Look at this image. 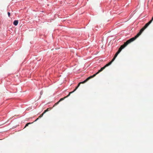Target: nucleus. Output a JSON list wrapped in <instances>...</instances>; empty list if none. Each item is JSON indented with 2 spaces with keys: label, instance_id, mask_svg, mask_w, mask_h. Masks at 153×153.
Listing matches in <instances>:
<instances>
[{
  "label": "nucleus",
  "instance_id": "nucleus-1",
  "mask_svg": "<svg viewBox=\"0 0 153 153\" xmlns=\"http://www.w3.org/2000/svg\"><path fill=\"white\" fill-rule=\"evenodd\" d=\"M125 46H124V44L123 45L121 46L119 49V50L118 51H117V52L115 54L114 57L113 58L112 60L109 63H108V64H106L105 66H104L101 69L99 70L95 74H94L92 76H91L90 77H88L86 79L85 81H84L83 82H80L78 84L77 86H79L80 84L81 83H83L87 82L88 80L96 76V75L98 74L100 72L102 71H103L106 67L109 66L110 65L112 62L114 61L115 60L116 58L117 57V56L118 54L121 52L122 50Z\"/></svg>",
  "mask_w": 153,
  "mask_h": 153
},
{
  "label": "nucleus",
  "instance_id": "nucleus-9",
  "mask_svg": "<svg viewBox=\"0 0 153 153\" xmlns=\"http://www.w3.org/2000/svg\"><path fill=\"white\" fill-rule=\"evenodd\" d=\"M44 114H45V113H44V112H43V113H42V114H41V115H40V116L39 117V118H41V117H42L43 116V115H44Z\"/></svg>",
  "mask_w": 153,
  "mask_h": 153
},
{
  "label": "nucleus",
  "instance_id": "nucleus-4",
  "mask_svg": "<svg viewBox=\"0 0 153 153\" xmlns=\"http://www.w3.org/2000/svg\"><path fill=\"white\" fill-rule=\"evenodd\" d=\"M153 19H152L150 21H149L148 23H147L145 26L144 27L145 28H146L149 25V24L152 22V21H153Z\"/></svg>",
  "mask_w": 153,
  "mask_h": 153
},
{
  "label": "nucleus",
  "instance_id": "nucleus-12",
  "mask_svg": "<svg viewBox=\"0 0 153 153\" xmlns=\"http://www.w3.org/2000/svg\"><path fill=\"white\" fill-rule=\"evenodd\" d=\"M152 19H153V16Z\"/></svg>",
  "mask_w": 153,
  "mask_h": 153
},
{
  "label": "nucleus",
  "instance_id": "nucleus-5",
  "mask_svg": "<svg viewBox=\"0 0 153 153\" xmlns=\"http://www.w3.org/2000/svg\"><path fill=\"white\" fill-rule=\"evenodd\" d=\"M146 28H144V27H143L142 28L141 30H140V31L139 33H138L137 34L139 36H140L141 34L142 33L143 31V30L145 29Z\"/></svg>",
  "mask_w": 153,
  "mask_h": 153
},
{
  "label": "nucleus",
  "instance_id": "nucleus-7",
  "mask_svg": "<svg viewBox=\"0 0 153 153\" xmlns=\"http://www.w3.org/2000/svg\"><path fill=\"white\" fill-rule=\"evenodd\" d=\"M50 109H51V108H47V109H46V110L44 111L43 112L45 114L46 112H47V111H48Z\"/></svg>",
  "mask_w": 153,
  "mask_h": 153
},
{
  "label": "nucleus",
  "instance_id": "nucleus-11",
  "mask_svg": "<svg viewBox=\"0 0 153 153\" xmlns=\"http://www.w3.org/2000/svg\"><path fill=\"white\" fill-rule=\"evenodd\" d=\"M39 117L38 118H37L35 120L34 122H35V121H37L38 119H39Z\"/></svg>",
  "mask_w": 153,
  "mask_h": 153
},
{
  "label": "nucleus",
  "instance_id": "nucleus-2",
  "mask_svg": "<svg viewBox=\"0 0 153 153\" xmlns=\"http://www.w3.org/2000/svg\"><path fill=\"white\" fill-rule=\"evenodd\" d=\"M78 87H76V88L73 91L70 92L68 94L67 96H65V97H64L63 98H62L60 99V100H59V101H58V102H56V103H55V104L53 106V107H54L55 106H56V105H58L59 103V102H60V101L63 100L65 98H66L68 97L70 95V94H72V93H73V92H74L77 89V88H78Z\"/></svg>",
  "mask_w": 153,
  "mask_h": 153
},
{
  "label": "nucleus",
  "instance_id": "nucleus-10",
  "mask_svg": "<svg viewBox=\"0 0 153 153\" xmlns=\"http://www.w3.org/2000/svg\"><path fill=\"white\" fill-rule=\"evenodd\" d=\"M7 13H8V15L9 17H10V13L8 12Z\"/></svg>",
  "mask_w": 153,
  "mask_h": 153
},
{
  "label": "nucleus",
  "instance_id": "nucleus-6",
  "mask_svg": "<svg viewBox=\"0 0 153 153\" xmlns=\"http://www.w3.org/2000/svg\"><path fill=\"white\" fill-rule=\"evenodd\" d=\"M18 21L17 20H15L13 22V24L15 26L17 25H18Z\"/></svg>",
  "mask_w": 153,
  "mask_h": 153
},
{
  "label": "nucleus",
  "instance_id": "nucleus-8",
  "mask_svg": "<svg viewBox=\"0 0 153 153\" xmlns=\"http://www.w3.org/2000/svg\"><path fill=\"white\" fill-rule=\"evenodd\" d=\"M33 123H33H27L26 124V125H25V127H27V126H28V125L29 124H31V123Z\"/></svg>",
  "mask_w": 153,
  "mask_h": 153
},
{
  "label": "nucleus",
  "instance_id": "nucleus-3",
  "mask_svg": "<svg viewBox=\"0 0 153 153\" xmlns=\"http://www.w3.org/2000/svg\"><path fill=\"white\" fill-rule=\"evenodd\" d=\"M139 36L137 34L134 37H133L130 39L127 40L125 43H124V46H126L128 44L130 43L131 42H133L134 41L136 38H137Z\"/></svg>",
  "mask_w": 153,
  "mask_h": 153
}]
</instances>
